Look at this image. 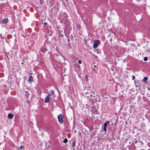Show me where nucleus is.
I'll list each match as a JSON object with an SVG mask.
<instances>
[{"mask_svg":"<svg viewBox=\"0 0 150 150\" xmlns=\"http://www.w3.org/2000/svg\"><path fill=\"white\" fill-rule=\"evenodd\" d=\"M60 15L61 16V17L63 19L66 18L67 17V15L65 12L61 13Z\"/></svg>","mask_w":150,"mask_h":150,"instance_id":"obj_3","label":"nucleus"},{"mask_svg":"<svg viewBox=\"0 0 150 150\" xmlns=\"http://www.w3.org/2000/svg\"><path fill=\"white\" fill-rule=\"evenodd\" d=\"M59 36L62 37L64 36V35H63L61 34L59 35Z\"/></svg>","mask_w":150,"mask_h":150,"instance_id":"obj_24","label":"nucleus"},{"mask_svg":"<svg viewBox=\"0 0 150 150\" xmlns=\"http://www.w3.org/2000/svg\"><path fill=\"white\" fill-rule=\"evenodd\" d=\"M144 60L145 61H146L148 60V58L147 57H144Z\"/></svg>","mask_w":150,"mask_h":150,"instance_id":"obj_18","label":"nucleus"},{"mask_svg":"<svg viewBox=\"0 0 150 150\" xmlns=\"http://www.w3.org/2000/svg\"><path fill=\"white\" fill-rule=\"evenodd\" d=\"M141 150H144L143 149H141Z\"/></svg>","mask_w":150,"mask_h":150,"instance_id":"obj_42","label":"nucleus"},{"mask_svg":"<svg viewBox=\"0 0 150 150\" xmlns=\"http://www.w3.org/2000/svg\"><path fill=\"white\" fill-rule=\"evenodd\" d=\"M87 91L86 92L85 97L87 98H89L90 97L91 90L88 89H87Z\"/></svg>","mask_w":150,"mask_h":150,"instance_id":"obj_6","label":"nucleus"},{"mask_svg":"<svg viewBox=\"0 0 150 150\" xmlns=\"http://www.w3.org/2000/svg\"><path fill=\"white\" fill-rule=\"evenodd\" d=\"M8 21V19L7 18H5L2 20V22L4 24H6Z\"/></svg>","mask_w":150,"mask_h":150,"instance_id":"obj_11","label":"nucleus"},{"mask_svg":"<svg viewBox=\"0 0 150 150\" xmlns=\"http://www.w3.org/2000/svg\"><path fill=\"white\" fill-rule=\"evenodd\" d=\"M0 37L1 39H3V38L1 36V34H0Z\"/></svg>","mask_w":150,"mask_h":150,"instance_id":"obj_25","label":"nucleus"},{"mask_svg":"<svg viewBox=\"0 0 150 150\" xmlns=\"http://www.w3.org/2000/svg\"><path fill=\"white\" fill-rule=\"evenodd\" d=\"M94 68H97L96 65H94Z\"/></svg>","mask_w":150,"mask_h":150,"instance_id":"obj_30","label":"nucleus"},{"mask_svg":"<svg viewBox=\"0 0 150 150\" xmlns=\"http://www.w3.org/2000/svg\"><path fill=\"white\" fill-rule=\"evenodd\" d=\"M44 24L45 25H48V23L47 22H44Z\"/></svg>","mask_w":150,"mask_h":150,"instance_id":"obj_23","label":"nucleus"},{"mask_svg":"<svg viewBox=\"0 0 150 150\" xmlns=\"http://www.w3.org/2000/svg\"><path fill=\"white\" fill-rule=\"evenodd\" d=\"M48 94H49L50 95L49 96L50 97H52V98L51 99L53 98L55 96L54 95V92L53 91H51V93H50H50Z\"/></svg>","mask_w":150,"mask_h":150,"instance_id":"obj_9","label":"nucleus"},{"mask_svg":"<svg viewBox=\"0 0 150 150\" xmlns=\"http://www.w3.org/2000/svg\"><path fill=\"white\" fill-rule=\"evenodd\" d=\"M21 64H23V62H22V63H21Z\"/></svg>","mask_w":150,"mask_h":150,"instance_id":"obj_38","label":"nucleus"},{"mask_svg":"<svg viewBox=\"0 0 150 150\" xmlns=\"http://www.w3.org/2000/svg\"><path fill=\"white\" fill-rule=\"evenodd\" d=\"M148 79V78L146 77H145L143 79V81L144 82H146Z\"/></svg>","mask_w":150,"mask_h":150,"instance_id":"obj_15","label":"nucleus"},{"mask_svg":"<svg viewBox=\"0 0 150 150\" xmlns=\"http://www.w3.org/2000/svg\"><path fill=\"white\" fill-rule=\"evenodd\" d=\"M98 70L97 68H93V70L94 73L97 74V71Z\"/></svg>","mask_w":150,"mask_h":150,"instance_id":"obj_13","label":"nucleus"},{"mask_svg":"<svg viewBox=\"0 0 150 150\" xmlns=\"http://www.w3.org/2000/svg\"><path fill=\"white\" fill-rule=\"evenodd\" d=\"M135 79V76L134 75L132 76V80H134Z\"/></svg>","mask_w":150,"mask_h":150,"instance_id":"obj_22","label":"nucleus"},{"mask_svg":"<svg viewBox=\"0 0 150 150\" xmlns=\"http://www.w3.org/2000/svg\"><path fill=\"white\" fill-rule=\"evenodd\" d=\"M100 41L98 40H96L94 42L93 45V46L94 48H96L97 47L98 45L100 44Z\"/></svg>","mask_w":150,"mask_h":150,"instance_id":"obj_2","label":"nucleus"},{"mask_svg":"<svg viewBox=\"0 0 150 150\" xmlns=\"http://www.w3.org/2000/svg\"><path fill=\"white\" fill-rule=\"evenodd\" d=\"M148 90H150V89H149V88H148Z\"/></svg>","mask_w":150,"mask_h":150,"instance_id":"obj_36","label":"nucleus"},{"mask_svg":"<svg viewBox=\"0 0 150 150\" xmlns=\"http://www.w3.org/2000/svg\"><path fill=\"white\" fill-rule=\"evenodd\" d=\"M24 147V146L23 145V146H20V149H21L23 148Z\"/></svg>","mask_w":150,"mask_h":150,"instance_id":"obj_20","label":"nucleus"},{"mask_svg":"<svg viewBox=\"0 0 150 150\" xmlns=\"http://www.w3.org/2000/svg\"><path fill=\"white\" fill-rule=\"evenodd\" d=\"M13 115L12 114L9 113L8 114V118L9 119H11L13 118Z\"/></svg>","mask_w":150,"mask_h":150,"instance_id":"obj_12","label":"nucleus"},{"mask_svg":"<svg viewBox=\"0 0 150 150\" xmlns=\"http://www.w3.org/2000/svg\"><path fill=\"white\" fill-rule=\"evenodd\" d=\"M141 144H143L142 142L141 141H138Z\"/></svg>","mask_w":150,"mask_h":150,"instance_id":"obj_27","label":"nucleus"},{"mask_svg":"<svg viewBox=\"0 0 150 150\" xmlns=\"http://www.w3.org/2000/svg\"><path fill=\"white\" fill-rule=\"evenodd\" d=\"M112 40V39H111L110 40V41H111Z\"/></svg>","mask_w":150,"mask_h":150,"instance_id":"obj_32","label":"nucleus"},{"mask_svg":"<svg viewBox=\"0 0 150 150\" xmlns=\"http://www.w3.org/2000/svg\"><path fill=\"white\" fill-rule=\"evenodd\" d=\"M77 64L76 63L74 64V66L77 65Z\"/></svg>","mask_w":150,"mask_h":150,"instance_id":"obj_33","label":"nucleus"},{"mask_svg":"<svg viewBox=\"0 0 150 150\" xmlns=\"http://www.w3.org/2000/svg\"><path fill=\"white\" fill-rule=\"evenodd\" d=\"M109 123L108 121H107L106 122H105L104 124L103 130L105 132H106L107 130V127L108 124Z\"/></svg>","mask_w":150,"mask_h":150,"instance_id":"obj_4","label":"nucleus"},{"mask_svg":"<svg viewBox=\"0 0 150 150\" xmlns=\"http://www.w3.org/2000/svg\"><path fill=\"white\" fill-rule=\"evenodd\" d=\"M137 140H135V142H134L135 143V144H136V143H137Z\"/></svg>","mask_w":150,"mask_h":150,"instance_id":"obj_29","label":"nucleus"},{"mask_svg":"<svg viewBox=\"0 0 150 150\" xmlns=\"http://www.w3.org/2000/svg\"><path fill=\"white\" fill-rule=\"evenodd\" d=\"M94 99L96 102L97 101L100 102V97L98 95H95V97L94 98Z\"/></svg>","mask_w":150,"mask_h":150,"instance_id":"obj_5","label":"nucleus"},{"mask_svg":"<svg viewBox=\"0 0 150 150\" xmlns=\"http://www.w3.org/2000/svg\"><path fill=\"white\" fill-rule=\"evenodd\" d=\"M49 100H50V99H49L46 98H45V103H48V102H49Z\"/></svg>","mask_w":150,"mask_h":150,"instance_id":"obj_16","label":"nucleus"},{"mask_svg":"<svg viewBox=\"0 0 150 150\" xmlns=\"http://www.w3.org/2000/svg\"><path fill=\"white\" fill-rule=\"evenodd\" d=\"M78 63L79 64H81L82 63V62L81 60H79L78 61Z\"/></svg>","mask_w":150,"mask_h":150,"instance_id":"obj_19","label":"nucleus"},{"mask_svg":"<svg viewBox=\"0 0 150 150\" xmlns=\"http://www.w3.org/2000/svg\"><path fill=\"white\" fill-rule=\"evenodd\" d=\"M63 116L62 115V114H60L57 117L58 122L61 124H62L63 122Z\"/></svg>","mask_w":150,"mask_h":150,"instance_id":"obj_1","label":"nucleus"},{"mask_svg":"<svg viewBox=\"0 0 150 150\" xmlns=\"http://www.w3.org/2000/svg\"><path fill=\"white\" fill-rule=\"evenodd\" d=\"M81 150H82V149H81Z\"/></svg>","mask_w":150,"mask_h":150,"instance_id":"obj_43","label":"nucleus"},{"mask_svg":"<svg viewBox=\"0 0 150 150\" xmlns=\"http://www.w3.org/2000/svg\"><path fill=\"white\" fill-rule=\"evenodd\" d=\"M86 108H87V106H88V105L87 104H86Z\"/></svg>","mask_w":150,"mask_h":150,"instance_id":"obj_28","label":"nucleus"},{"mask_svg":"<svg viewBox=\"0 0 150 150\" xmlns=\"http://www.w3.org/2000/svg\"><path fill=\"white\" fill-rule=\"evenodd\" d=\"M127 140H128V139H126V141H127Z\"/></svg>","mask_w":150,"mask_h":150,"instance_id":"obj_39","label":"nucleus"},{"mask_svg":"<svg viewBox=\"0 0 150 150\" xmlns=\"http://www.w3.org/2000/svg\"><path fill=\"white\" fill-rule=\"evenodd\" d=\"M71 39H73V36L72 35H71Z\"/></svg>","mask_w":150,"mask_h":150,"instance_id":"obj_31","label":"nucleus"},{"mask_svg":"<svg viewBox=\"0 0 150 150\" xmlns=\"http://www.w3.org/2000/svg\"><path fill=\"white\" fill-rule=\"evenodd\" d=\"M75 150V149L74 148L73 149V150Z\"/></svg>","mask_w":150,"mask_h":150,"instance_id":"obj_37","label":"nucleus"},{"mask_svg":"<svg viewBox=\"0 0 150 150\" xmlns=\"http://www.w3.org/2000/svg\"><path fill=\"white\" fill-rule=\"evenodd\" d=\"M33 81V78L32 77V76H30L29 78L28 79V82L30 83H31Z\"/></svg>","mask_w":150,"mask_h":150,"instance_id":"obj_7","label":"nucleus"},{"mask_svg":"<svg viewBox=\"0 0 150 150\" xmlns=\"http://www.w3.org/2000/svg\"><path fill=\"white\" fill-rule=\"evenodd\" d=\"M76 141L75 140H73L72 144V146L73 147H74L75 146Z\"/></svg>","mask_w":150,"mask_h":150,"instance_id":"obj_14","label":"nucleus"},{"mask_svg":"<svg viewBox=\"0 0 150 150\" xmlns=\"http://www.w3.org/2000/svg\"><path fill=\"white\" fill-rule=\"evenodd\" d=\"M129 144H131V142H129Z\"/></svg>","mask_w":150,"mask_h":150,"instance_id":"obj_35","label":"nucleus"},{"mask_svg":"<svg viewBox=\"0 0 150 150\" xmlns=\"http://www.w3.org/2000/svg\"><path fill=\"white\" fill-rule=\"evenodd\" d=\"M95 92L93 91H91L90 94V97L91 98H94L95 97Z\"/></svg>","mask_w":150,"mask_h":150,"instance_id":"obj_8","label":"nucleus"},{"mask_svg":"<svg viewBox=\"0 0 150 150\" xmlns=\"http://www.w3.org/2000/svg\"><path fill=\"white\" fill-rule=\"evenodd\" d=\"M40 51L43 52H45L46 51H47V49L46 47H43L41 48L40 50Z\"/></svg>","mask_w":150,"mask_h":150,"instance_id":"obj_10","label":"nucleus"},{"mask_svg":"<svg viewBox=\"0 0 150 150\" xmlns=\"http://www.w3.org/2000/svg\"><path fill=\"white\" fill-rule=\"evenodd\" d=\"M67 41H68V42H69V41H70L69 40V39H67Z\"/></svg>","mask_w":150,"mask_h":150,"instance_id":"obj_34","label":"nucleus"},{"mask_svg":"<svg viewBox=\"0 0 150 150\" xmlns=\"http://www.w3.org/2000/svg\"><path fill=\"white\" fill-rule=\"evenodd\" d=\"M30 74H31V75L32 74L31 73H30Z\"/></svg>","mask_w":150,"mask_h":150,"instance_id":"obj_40","label":"nucleus"},{"mask_svg":"<svg viewBox=\"0 0 150 150\" xmlns=\"http://www.w3.org/2000/svg\"><path fill=\"white\" fill-rule=\"evenodd\" d=\"M40 2L41 4H42L43 3V2L42 1V0H40Z\"/></svg>","mask_w":150,"mask_h":150,"instance_id":"obj_26","label":"nucleus"},{"mask_svg":"<svg viewBox=\"0 0 150 150\" xmlns=\"http://www.w3.org/2000/svg\"><path fill=\"white\" fill-rule=\"evenodd\" d=\"M49 95H50L49 94H47V96L46 97V98L49 99H50V97L49 96Z\"/></svg>","mask_w":150,"mask_h":150,"instance_id":"obj_21","label":"nucleus"},{"mask_svg":"<svg viewBox=\"0 0 150 150\" xmlns=\"http://www.w3.org/2000/svg\"><path fill=\"white\" fill-rule=\"evenodd\" d=\"M142 95H144V93H143V94H142Z\"/></svg>","mask_w":150,"mask_h":150,"instance_id":"obj_41","label":"nucleus"},{"mask_svg":"<svg viewBox=\"0 0 150 150\" xmlns=\"http://www.w3.org/2000/svg\"><path fill=\"white\" fill-rule=\"evenodd\" d=\"M68 141V139L67 138H65L64 140L63 141V142L64 143H66Z\"/></svg>","mask_w":150,"mask_h":150,"instance_id":"obj_17","label":"nucleus"}]
</instances>
